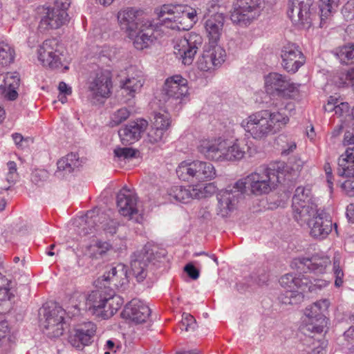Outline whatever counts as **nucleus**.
Instances as JSON below:
<instances>
[{
	"label": "nucleus",
	"mask_w": 354,
	"mask_h": 354,
	"mask_svg": "<svg viewBox=\"0 0 354 354\" xmlns=\"http://www.w3.org/2000/svg\"><path fill=\"white\" fill-rule=\"evenodd\" d=\"M131 115V111L126 107H122L114 111L111 115L110 125L115 127L127 120Z\"/></svg>",
	"instance_id": "48"
},
{
	"label": "nucleus",
	"mask_w": 354,
	"mask_h": 354,
	"mask_svg": "<svg viewBox=\"0 0 354 354\" xmlns=\"http://www.w3.org/2000/svg\"><path fill=\"white\" fill-rule=\"evenodd\" d=\"M337 103H339V98L335 96H330L326 104L324 105L325 111L327 112H335Z\"/></svg>",
	"instance_id": "62"
},
{
	"label": "nucleus",
	"mask_w": 354,
	"mask_h": 354,
	"mask_svg": "<svg viewBox=\"0 0 354 354\" xmlns=\"http://www.w3.org/2000/svg\"><path fill=\"white\" fill-rule=\"evenodd\" d=\"M11 281L0 273V300L9 301L14 294L10 288Z\"/></svg>",
	"instance_id": "47"
},
{
	"label": "nucleus",
	"mask_w": 354,
	"mask_h": 354,
	"mask_svg": "<svg viewBox=\"0 0 354 354\" xmlns=\"http://www.w3.org/2000/svg\"><path fill=\"white\" fill-rule=\"evenodd\" d=\"M148 122L144 119L131 121L121 128L118 134L123 144L131 145L138 141L146 131Z\"/></svg>",
	"instance_id": "23"
},
{
	"label": "nucleus",
	"mask_w": 354,
	"mask_h": 354,
	"mask_svg": "<svg viewBox=\"0 0 354 354\" xmlns=\"http://www.w3.org/2000/svg\"><path fill=\"white\" fill-rule=\"evenodd\" d=\"M324 171L326 173V182L330 192L331 193L333 189V176L332 174V169L328 162H326L324 165Z\"/></svg>",
	"instance_id": "58"
},
{
	"label": "nucleus",
	"mask_w": 354,
	"mask_h": 354,
	"mask_svg": "<svg viewBox=\"0 0 354 354\" xmlns=\"http://www.w3.org/2000/svg\"><path fill=\"white\" fill-rule=\"evenodd\" d=\"M127 36L133 39L136 49L143 50L149 48L157 39V26L149 19L142 20L139 26L134 29V34Z\"/></svg>",
	"instance_id": "16"
},
{
	"label": "nucleus",
	"mask_w": 354,
	"mask_h": 354,
	"mask_svg": "<svg viewBox=\"0 0 354 354\" xmlns=\"http://www.w3.org/2000/svg\"><path fill=\"white\" fill-rule=\"evenodd\" d=\"M182 10L181 5L165 4L156 9L158 20L165 27L174 30L171 26L173 24L178 21L179 15Z\"/></svg>",
	"instance_id": "30"
},
{
	"label": "nucleus",
	"mask_w": 354,
	"mask_h": 354,
	"mask_svg": "<svg viewBox=\"0 0 354 354\" xmlns=\"http://www.w3.org/2000/svg\"><path fill=\"white\" fill-rule=\"evenodd\" d=\"M224 24L222 14L212 15L205 22V28L211 44H216L218 40Z\"/></svg>",
	"instance_id": "32"
},
{
	"label": "nucleus",
	"mask_w": 354,
	"mask_h": 354,
	"mask_svg": "<svg viewBox=\"0 0 354 354\" xmlns=\"http://www.w3.org/2000/svg\"><path fill=\"white\" fill-rule=\"evenodd\" d=\"M20 79L17 73H6L0 74V97L15 100L17 96V91L19 86Z\"/></svg>",
	"instance_id": "27"
},
{
	"label": "nucleus",
	"mask_w": 354,
	"mask_h": 354,
	"mask_svg": "<svg viewBox=\"0 0 354 354\" xmlns=\"http://www.w3.org/2000/svg\"><path fill=\"white\" fill-rule=\"evenodd\" d=\"M299 269L304 271L306 268L310 272L318 274H323L325 272L326 268L330 263V260L326 256L315 254L310 258H302L299 259Z\"/></svg>",
	"instance_id": "31"
},
{
	"label": "nucleus",
	"mask_w": 354,
	"mask_h": 354,
	"mask_svg": "<svg viewBox=\"0 0 354 354\" xmlns=\"http://www.w3.org/2000/svg\"><path fill=\"white\" fill-rule=\"evenodd\" d=\"M245 147L243 141L219 137L200 140L197 150L207 160L217 162L236 161L244 157Z\"/></svg>",
	"instance_id": "3"
},
{
	"label": "nucleus",
	"mask_w": 354,
	"mask_h": 354,
	"mask_svg": "<svg viewBox=\"0 0 354 354\" xmlns=\"http://www.w3.org/2000/svg\"><path fill=\"white\" fill-rule=\"evenodd\" d=\"M330 305L328 299L317 301L306 308L305 315L308 319L306 328L308 331L315 333L323 332L327 324L325 313Z\"/></svg>",
	"instance_id": "10"
},
{
	"label": "nucleus",
	"mask_w": 354,
	"mask_h": 354,
	"mask_svg": "<svg viewBox=\"0 0 354 354\" xmlns=\"http://www.w3.org/2000/svg\"><path fill=\"white\" fill-rule=\"evenodd\" d=\"M310 278L313 277L303 274H299L296 276L295 279L298 281H296L295 290H299V292L304 295V292H313L322 286L318 284L319 281H317L316 279H314L313 281Z\"/></svg>",
	"instance_id": "39"
},
{
	"label": "nucleus",
	"mask_w": 354,
	"mask_h": 354,
	"mask_svg": "<svg viewBox=\"0 0 354 354\" xmlns=\"http://www.w3.org/2000/svg\"><path fill=\"white\" fill-rule=\"evenodd\" d=\"M178 21L173 24L171 26L178 30H187L193 26L197 21L196 11L191 8L182 6Z\"/></svg>",
	"instance_id": "34"
},
{
	"label": "nucleus",
	"mask_w": 354,
	"mask_h": 354,
	"mask_svg": "<svg viewBox=\"0 0 354 354\" xmlns=\"http://www.w3.org/2000/svg\"><path fill=\"white\" fill-rule=\"evenodd\" d=\"M202 44L203 38L199 34L188 32L184 36H178L174 39V53L181 59L183 64L189 65Z\"/></svg>",
	"instance_id": "8"
},
{
	"label": "nucleus",
	"mask_w": 354,
	"mask_h": 354,
	"mask_svg": "<svg viewBox=\"0 0 354 354\" xmlns=\"http://www.w3.org/2000/svg\"><path fill=\"white\" fill-rule=\"evenodd\" d=\"M339 0H319V27L324 28L327 21L337 12Z\"/></svg>",
	"instance_id": "36"
},
{
	"label": "nucleus",
	"mask_w": 354,
	"mask_h": 354,
	"mask_svg": "<svg viewBox=\"0 0 354 354\" xmlns=\"http://www.w3.org/2000/svg\"><path fill=\"white\" fill-rule=\"evenodd\" d=\"M71 5V0H55L53 10L66 12Z\"/></svg>",
	"instance_id": "60"
},
{
	"label": "nucleus",
	"mask_w": 354,
	"mask_h": 354,
	"mask_svg": "<svg viewBox=\"0 0 354 354\" xmlns=\"http://www.w3.org/2000/svg\"><path fill=\"white\" fill-rule=\"evenodd\" d=\"M292 274H286L279 279L280 285L286 290L282 293L279 299L284 304L295 305L304 299V295L295 290L297 279Z\"/></svg>",
	"instance_id": "20"
},
{
	"label": "nucleus",
	"mask_w": 354,
	"mask_h": 354,
	"mask_svg": "<svg viewBox=\"0 0 354 354\" xmlns=\"http://www.w3.org/2000/svg\"><path fill=\"white\" fill-rule=\"evenodd\" d=\"M188 81L180 75L168 77L162 90V100L167 109H176L180 107L183 101L188 96Z\"/></svg>",
	"instance_id": "5"
},
{
	"label": "nucleus",
	"mask_w": 354,
	"mask_h": 354,
	"mask_svg": "<svg viewBox=\"0 0 354 354\" xmlns=\"http://www.w3.org/2000/svg\"><path fill=\"white\" fill-rule=\"evenodd\" d=\"M193 186V196L194 198H202L211 196L216 192V187L213 183L205 185H196Z\"/></svg>",
	"instance_id": "44"
},
{
	"label": "nucleus",
	"mask_w": 354,
	"mask_h": 354,
	"mask_svg": "<svg viewBox=\"0 0 354 354\" xmlns=\"http://www.w3.org/2000/svg\"><path fill=\"white\" fill-rule=\"evenodd\" d=\"M257 8L256 0H237L234 5L231 20L234 24L246 25L257 17Z\"/></svg>",
	"instance_id": "18"
},
{
	"label": "nucleus",
	"mask_w": 354,
	"mask_h": 354,
	"mask_svg": "<svg viewBox=\"0 0 354 354\" xmlns=\"http://www.w3.org/2000/svg\"><path fill=\"white\" fill-rule=\"evenodd\" d=\"M38 59L44 66L52 69L60 68L62 53L57 39L45 40L37 50Z\"/></svg>",
	"instance_id": "15"
},
{
	"label": "nucleus",
	"mask_w": 354,
	"mask_h": 354,
	"mask_svg": "<svg viewBox=\"0 0 354 354\" xmlns=\"http://www.w3.org/2000/svg\"><path fill=\"white\" fill-rule=\"evenodd\" d=\"M337 173L342 177L354 178V147L348 148L339 158Z\"/></svg>",
	"instance_id": "33"
},
{
	"label": "nucleus",
	"mask_w": 354,
	"mask_h": 354,
	"mask_svg": "<svg viewBox=\"0 0 354 354\" xmlns=\"http://www.w3.org/2000/svg\"><path fill=\"white\" fill-rule=\"evenodd\" d=\"M336 55L342 64L354 63V44H349L339 48L337 50Z\"/></svg>",
	"instance_id": "45"
},
{
	"label": "nucleus",
	"mask_w": 354,
	"mask_h": 354,
	"mask_svg": "<svg viewBox=\"0 0 354 354\" xmlns=\"http://www.w3.org/2000/svg\"><path fill=\"white\" fill-rule=\"evenodd\" d=\"M308 216L305 220L296 221L301 226L306 224L313 238L320 240L326 239L332 232L333 225L337 231V224L333 223L330 216L324 209L317 207L313 213L308 214Z\"/></svg>",
	"instance_id": "6"
},
{
	"label": "nucleus",
	"mask_w": 354,
	"mask_h": 354,
	"mask_svg": "<svg viewBox=\"0 0 354 354\" xmlns=\"http://www.w3.org/2000/svg\"><path fill=\"white\" fill-rule=\"evenodd\" d=\"M349 104L347 102H342L339 99V103L337 104L335 113L339 116L346 115L349 112Z\"/></svg>",
	"instance_id": "59"
},
{
	"label": "nucleus",
	"mask_w": 354,
	"mask_h": 354,
	"mask_svg": "<svg viewBox=\"0 0 354 354\" xmlns=\"http://www.w3.org/2000/svg\"><path fill=\"white\" fill-rule=\"evenodd\" d=\"M45 322L44 327L48 330L47 335L50 337H58L63 334L65 310L60 306H55L52 309L44 306L40 310Z\"/></svg>",
	"instance_id": "14"
},
{
	"label": "nucleus",
	"mask_w": 354,
	"mask_h": 354,
	"mask_svg": "<svg viewBox=\"0 0 354 354\" xmlns=\"http://www.w3.org/2000/svg\"><path fill=\"white\" fill-rule=\"evenodd\" d=\"M205 52L211 57V59L215 63L217 68L220 67L225 60V50L218 45L212 44L208 49L205 50Z\"/></svg>",
	"instance_id": "43"
},
{
	"label": "nucleus",
	"mask_w": 354,
	"mask_h": 354,
	"mask_svg": "<svg viewBox=\"0 0 354 354\" xmlns=\"http://www.w3.org/2000/svg\"><path fill=\"white\" fill-rule=\"evenodd\" d=\"M292 212L296 220H305L308 214L313 213L318 207L315 200L311 196L310 189L298 187L292 198Z\"/></svg>",
	"instance_id": "13"
},
{
	"label": "nucleus",
	"mask_w": 354,
	"mask_h": 354,
	"mask_svg": "<svg viewBox=\"0 0 354 354\" xmlns=\"http://www.w3.org/2000/svg\"><path fill=\"white\" fill-rule=\"evenodd\" d=\"M7 167L8 171L6 175V180L10 183H12L17 177V164L14 161H9L7 163Z\"/></svg>",
	"instance_id": "56"
},
{
	"label": "nucleus",
	"mask_w": 354,
	"mask_h": 354,
	"mask_svg": "<svg viewBox=\"0 0 354 354\" xmlns=\"http://www.w3.org/2000/svg\"><path fill=\"white\" fill-rule=\"evenodd\" d=\"M313 3V0H292L287 12L292 22L304 28H309L316 17L312 12Z\"/></svg>",
	"instance_id": "11"
},
{
	"label": "nucleus",
	"mask_w": 354,
	"mask_h": 354,
	"mask_svg": "<svg viewBox=\"0 0 354 354\" xmlns=\"http://www.w3.org/2000/svg\"><path fill=\"white\" fill-rule=\"evenodd\" d=\"M111 248V245L109 243L106 241H97L94 244L91 245L90 247V250L93 252L94 256L97 257V256H102L107 251H109Z\"/></svg>",
	"instance_id": "52"
},
{
	"label": "nucleus",
	"mask_w": 354,
	"mask_h": 354,
	"mask_svg": "<svg viewBox=\"0 0 354 354\" xmlns=\"http://www.w3.org/2000/svg\"><path fill=\"white\" fill-rule=\"evenodd\" d=\"M112 87L111 78L108 73H97L96 77L89 83L90 96L93 99L108 97Z\"/></svg>",
	"instance_id": "26"
},
{
	"label": "nucleus",
	"mask_w": 354,
	"mask_h": 354,
	"mask_svg": "<svg viewBox=\"0 0 354 354\" xmlns=\"http://www.w3.org/2000/svg\"><path fill=\"white\" fill-rule=\"evenodd\" d=\"M169 125L170 117L167 112L155 113L152 128L148 133L149 141L152 144L165 142Z\"/></svg>",
	"instance_id": "22"
},
{
	"label": "nucleus",
	"mask_w": 354,
	"mask_h": 354,
	"mask_svg": "<svg viewBox=\"0 0 354 354\" xmlns=\"http://www.w3.org/2000/svg\"><path fill=\"white\" fill-rule=\"evenodd\" d=\"M198 68L203 71H212L217 68L215 63L211 59V57L208 55V53L203 52L202 56L199 57L198 62Z\"/></svg>",
	"instance_id": "50"
},
{
	"label": "nucleus",
	"mask_w": 354,
	"mask_h": 354,
	"mask_svg": "<svg viewBox=\"0 0 354 354\" xmlns=\"http://www.w3.org/2000/svg\"><path fill=\"white\" fill-rule=\"evenodd\" d=\"M277 142L278 145L281 147L282 155H288L297 148L295 139L286 135H280L278 137Z\"/></svg>",
	"instance_id": "46"
},
{
	"label": "nucleus",
	"mask_w": 354,
	"mask_h": 354,
	"mask_svg": "<svg viewBox=\"0 0 354 354\" xmlns=\"http://www.w3.org/2000/svg\"><path fill=\"white\" fill-rule=\"evenodd\" d=\"M123 299L111 289L102 286L89 293L86 300L87 310L96 317L107 319L121 308Z\"/></svg>",
	"instance_id": "4"
},
{
	"label": "nucleus",
	"mask_w": 354,
	"mask_h": 354,
	"mask_svg": "<svg viewBox=\"0 0 354 354\" xmlns=\"http://www.w3.org/2000/svg\"><path fill=\"white\" fill-rule=\"evenodd\" d=\"M145 83L143 73L140 71L131 68L128 76L120 82L122 94L126 93L129 97H133L141 91Z\"/></svg>",
	"instance_id": "29"
},
{
	"label": "nucleus",
	"mask_w": 354,
	"mask_h": 354,
	"mask_svg": "<svg viewBox=\"0 0 354 354\" xmlns=\"http://www.w3.org/2000/svg\"><path fill=\"white\" fill-rule=\"evenodd\" d=\"M97 283L106 289L124 290L129 285L128 267L123 263L112 266L97 279Z\"/></svg>",
	"instance_id": "12"
},
{
	"label": "nucleus",
	"mask_w": 354,
	"mask_h": 354,
	"mask_svg": "<svg viewBox=\"0 0 354 354\" xmlns=\"http://www.w3.org/2000/svg\"><path fill=\"white\" fill-rule=\"evenodd\" d=\"M348 178L342 183L341 187L346 195L352 197L354 196V178Z\"/></svg>",
	"instance_id": "57"
},
{
	"label": "nucleus",
	"mask_w": 354,
	"mask_h": 354,
	"mask_svg": "<svg viewBox=\"0 0 354 354\" xmlns=\"http://www.w3.org/2000/svg\"><path fill=\"white\" fill-rule=\"evenodd\" d=\"M115 339H108L104 346V354H111V351L115 353L118 346L115 344Z\"/></svg>",
	"instance_id": "63"
},
{
	"label": "nucleus",
	"mask_w": 354,
	"mask_h": 354,
	"mask_svg": "<svg viewBox=\"0 0 354 354\" xmlns=\"http://www.w3.org/2000/svg\"><path fill=\"white\" fill-rule=\"evenodd\" d=\"M281 57L283 68L290 73H295L306 62V57L299 46L293 43H288L283 47Z\"/></svg>",
	"instance_id": "17"
},
{
	"label": "nucleus",
	"mask_w": 354,
	"mask_h": 354,
	"mask_svg": "<svg viewBox=\"0 0 354 354\" xmlns=\"http://www.w3.org/2000/svg\"><path fill=\"white\" fill-rule=\"evenodd\" d=\"M265 90L272 96L286 99L292 98L299 92L300 84L291 82L287 76L270 73L265 77Z\"/></svg>",
	"instance_id": "7"
},
{
	"label": "nucleus",
	"mask_w": 354,
	"mask_h": 354,
	"mask_svg": "<svg viewBox=\"0 0 354 354\" xmlns=\"http://www.w3.org/2000/svg\"><path fill=\"white\" fill-rule=\"evenodd\" d=\"M102 227L105 233L113 235L120 227H124V226H121L116 220L110 219L103 224Z\"/></svg>",
	"instance_id": "55"
},
{
	"label": "nucleus",
	"mask_w": 354,
	"mask_h": 354,
	"mask_svg": "<svg viewBox=\"0 0 354 354\" xmlns=\"http://www.w3.org/2000/svg\"><path fill=\"white\" fill-rule=\"evenodd\" d=\"M149 307L138 299H133L124 307L122 315L136 323L145 322L150 315Z\"/></svg>",
	"instance_id": "24"
},
{
	"label": "nucleus",
	"mask_w": 354,
	"mask_h": 354,
	"mask_svg": "<svg viewBox=\"0 0 354 354\" xmlns=\"http://www.w3.org/2000/svg\"><path fill=\"white\" fill-rule=\"evenodd\" d=\"M195 160H183L176 168V174L181 180L196 183Z\"/></svg>",
	"instance_id": "37"
},
{
	"label": "nucleus",
	"mask_w": 354,
	"mask_h": 354,
	"mask_svg": "<svg viewBox=\"0 0 354 354\" xmlns=\"http://www.w3.org/2000/svg\"><path fill=\"white\" fill-rule=\"evenodd\" d=\"M141 12L142 11L132 8H128L118 12V20L119 24L121 28L125 30L127 35H133L134 29L139 26L142 20H145L140 17Z\"/></svg>",
	"instance_id": "28"
},
{
	"label": "nucleus",
	"mask_w": 354,
	"mask_h": 354,
	"mask_svg": "<svg viewBox=\"0 0 354 354\" xmlns=\"http://www.w3.org/2000/svg\"><path fill=\"white\" fill-rule=\"evenodd\" d=\"M78 160L79 157L77 153H68L57 161V169L59 171H66V173H71L75 167H78Z\"/></svg>",
	"instance_id": "41"
},
{
	"label": "nucleus",
	"mask_w": 354,
	"mask_h": 354,
	"mask_svg": "<svg viewBox=\"0 0 354 354\" xmlns=\"http://www.w3.org/2000/svg\"><path fill=\"white\" fill-rule=\"evenodd\" d=\"M10 331L9 324L6 320L0 321V346L3 344V340L6 338Z\"/></svg>",
	"instance_id": "61"
},
{
	"label": "nucleus",
	"mask_w": 354,
	"mask_h": 354,
	"mask_svg": "<svg viewBox=\"0 0 354 354\" xmlns=\"http://www.w3.org/2000/svg\"><path fill=\"white\" fill-rule=\"evenodd\" d=\"M196 322L194 317L188 313H183L182 320L180 323V328L182 330H193L196 328Z\"/></svg>",
	"instance_id": "53"
},
{
	"label": "nucleus",
	"mask_w": 354,
	"mask_h": 354,
	"mask_svg": "<svg viewBox=\"0 0 354 354\" xmlns=\"http://www.w3.org/2000/svg\"><path fill=\"white\" fill-rule=\"evenodd\" d=\"M117 207L121 215L141 223L143 220V211L138 203L136 194L127 188L122 189L117 195Z\"/></svg>",
	"instance_id": "9"
},
{
	"label": "nucleus",
	"mask_w": 354,
	"mask_h": 354,
	"mask_svg": "<svg viewBox=\"0 0 354 354\" xmlns=\"http://www.w3.org/2000/svg\"><path fill=\"white\" fill-rule=\"evenodd\" d=\"M185 271L193 279H196L199 277L198 270L192 264H187L185 267Z\"/></svg>",
	"instance_id": "64"
},
{
	"label": "nucleus",
	"mask_w": 354,
	"mask_h": 354,
	"mask_svg": "<svg viewBox=\"0 0 354 354\" xmlns=\"http://www.w3.org/2000/svg\"><path fill=\"white\" fill-rule=\"evenodd\" d=\"M113 153L115 157L119 160H126L135 157L137 151L129 147H117Z\"/></svg>",
	"instance_id": "51"
},
{
	"label": "nucleus",
	"mask_w": 354,
	"mask_h": 354,
	"mask_svg": "<svg viewBox=\"0 0 354 354\" xmlns=\"http://www.w3.org/2000/svg\"><path fill=\"white\" fill-rule=\"evenodd\" d=\"M97 330V326L92 322H84L79 325L68 337L69 343L77 349L90 345Z\"/></svg>",
	"instance_id": "19"
},
{
	"label": "nucleus",
	"mask_w": 354,
	"mask_h": 354,
	"mask_svg": "<svg viewBox=\"0 0 354 354\" xmlns=\"http://www.w3.org/2000/svg\"><path fill=\"white\" fill-rule=\"evenodd\" d=\"M152 253L149 252V247L145 245L140 251H137L131 257V267L137 281H142L147 277L146 268L151 261Z\"/></svg>",
	"instance_id": "25"
},
{
	"label": "nucleus",
	"mask_w": 354,
	"mask_h": 354,
	"mask_svg": "<svg viewBox=\"0 0 354 354\" xmlns=\"http://www.w3.org/2000/svg\"><path fill=\"white\" fill-rule=\"evenodd\" d=\"M37 12L43 15L41 17L39 27L44 29L59 28L69 20L67 12L57 11L44 6L39 8Z\"/></svg>",
	"instance_id": "21"
},
{
	"label": "nucleus",
	"mask_w": 354,
	"mask_h": 354,
	"mask_svg": "<svg viewBox=\"0 0 354 354\" xmlns=\"http://www.w3.org/2000/svg\"><path fill=\"white\" fill-rule=\"evenodd\" d=\"M290 122L283 109L261 110L249 115L241 126L254 139L261 140L280 131Z\"/></svg>",
	"instance_id": "2"
},
{
	"label": "nucleus",
	"mask_w": 354,
	"mask_h": 354,
	"mask_svg": "<svg viewBox=\"0 0 354 354\" xmlns=\"http://www.w3.org/2000/svg\"><path fill=\"white\" fill-rule=\"evenodd\" d=\"M193 193V186L184 187L182 185L172 186L168 190V194L176 201L187 203L192 199H194Z\"/></svg>",
	"instance_id": "38"
},
{
	"label": "nucleus",
	"mask_w": 354,
	"mask_h": 354,
	"mask_svg": "<svg viewBox=\"0 0 354 354\" xmlns=\"http://www.w3.org/2000/svg\"><path fill=\"white\" fill-rule=\"evenodd\" d=\"M333 82L337 87H354V68L347 72L340 71L333 77Z\"/></svg>",
	"instance_id": "42"
},
{
	"label": "nucleus",
	"mask_w": 354,
	"mask_h": 354,
	"mask_svg": "<svg viewBox=\"0 0 354 354\" xmlns=\"http://www.w3.org/2000/svg\"><path fill=\"white\" fill-rule=\"evenodd\" d=\"M333 271L334 274L335 285L336 287H340L343 284L344 279V271L342 268V264L341 262V258L339 256H335L333 259Z\"/></svg>",
	"instance_id": "49"
},
{
	"label": "nucleus",
	"mask_w": 354,
	"mask_h": 354,
	"mask_svg": "<svg viewBox=\"0 0 354 354\" xmlns=\"http://www.w3.org/2000/svg\"><path fill=\"white\" fill-rule=\"evenodd\" d=\"M15 50L7 41H0V68L9 66L14 62Z\"/></svg>",
	"instance_id": "40"
},
{
	"label": "nucleus",
	"mask_w": 354,
	"mask_h": 354,
	"mask_svg": "<svg viewBox=\"0 0 354 354\" xmlns=\"http://www.w3.org/2000/svg\"><path fill=\"white\" fill-rule=\"evenodd\" d=\"M286 166L283 162H271L260 166L254 172L237 180L217 194L218 214L227 216L236 208L247 186L252 194L261 195L275 189L285 179Z\"/></svg>",
	"instance_id": "1"
},
{
	"label": "nucleus",
	"mask_w": 354,
	"mask_h": 354,
	"mask_svg": "<svg viewBox=\"0 0 354 354\" xmlns=\"http://www.w3.org/2000/svg\"><path fill=\"white\" fill-rule=\"evenodd\" d=\"M342 14L346 21L354 19V0H348L342 8Z\"/></svg>",
	"instance_id": "54"
},
{
	"label": "nucleus",
	"mask_w": 354,
	"mask_h": 354,
	"mask_svg": "<svg viewBox=\"0 0 354 354\" xmlns=\"http://www.w3.org/2000/svg\"><path fill=\"white\" fill-rule=\"evenodd\" d=\"M194 169L196 182L211 180L216 177V169L210 162L196 160Z\"/></svg>",
	"instance_id": "35"
}]
</instances>
